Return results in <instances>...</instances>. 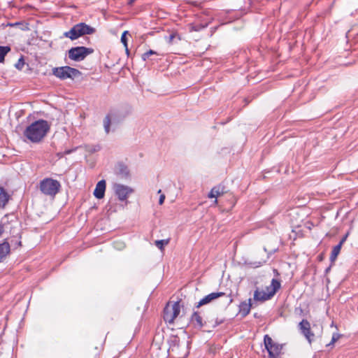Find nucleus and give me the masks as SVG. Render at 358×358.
<instances>
[{"mask_svg":"<svg viewBox=\"0 0 358 358\" xmlns=\"http://www.w3.org/2000/svg\"><path fill=\"white\" fill-rule=\"evenodd\" d=\"M50 130V124L46 120H38L24 131V136L32 143H39Z\"/></svg>","mask_w":358,"mask_h":358,"instance_id":"nucleus-1","label":"nucleus"},{"mask_svg":"<svg viewBox=\"0 0 358 358\" xmlns=\"http://www.w3.org/2000/svg\"><path fill=\"white\" fill-rule=\"evenodd\" d=\"M64 36L70 38L71 41L83 36L80 23L75 24L69 31L64 32Z\"/></svg>","mask_w":358,"mask_h":358,"instance_id":"nucleus-10","label":"nucleus"},{"mask_svg":"<svg viewBox=\"0 0 358 358\" xmlns=\"http://www.w3.org/2000/svg\"><path fill=\"white\" fill-rule=\"evenodd\" d=\"M10 199V195L7 193L6 189L0 187V208H4L8 200Z\"/></svg>","mask_w":358,"mask_h":358,"instance_id":"nucleus-17","label":"nucleus"},{"mask_svg":"<svg viewBox=\"0 0 358 358\" xmlns=\"http://www.w3.org/2000/svg\"><path fill=\"white\" fill-rule=\"evenodd\" d=\"M176 36H177V34H176V33L171 34L169 36V37L168 43H172L173 38H174Z\"/></svg>","mask_w":358,"mask_h":358,"instance_id":"nucleus-31","label":"nucleus"},{"mask_svg":"<svg viewBox=\"0 0 358 358\" xmlns=\"http://www.w3.org/2000/svg\"><path fill=\"white\" fill-rule=\"evenodd\" d=\"M232 301H233V299L231 298H230L229 303H231Z\"/></svg>","mask_w":358,"mask_h":358,"instance_id":"nucleus-41","label":"nucleus"},{"mask_svg":"<svg viewBox=\"0 0 358 358\" xmlns=\"http://www.w3.org/2000/svg\"><path fill=\"white\" fill-rule=\"evenodd\" d=\"M158 55V54L157 53V52H155L152 50H150L148 52H146L142 55V59H143V60L145 61L147 59L149 58V57L150 55Z\"/></svg>","mask_w":358,"mask_h":358,"instance_id":"nucleus-27","label":"nucleus"},{"mask_svg":"<svg viewBox=\"0 0 358 358\" xmlns=\"http://www.w3.org/2000/svg\"><path fill=\"white\" fill-rule=\"evenodd\" d=\"M224 193L223 188L221 186H217L212 188L210 192H209L208 196V198H217L220 195Z\"/></svg>","mask_w":358,"mask_h":358,"instance_id":"nucleus-19","label":"nucleus"},{"mask_svg":"<svg viewBox=\"0 0 358 358\" xmlns=\"http://www.w3.org/2000/svg\"><path fill=\"white\" fill-rule=\"evenodd\" d=\"M172 305V317L171 320H175V319L178 316L180 312V303L178 301L174 302Z\"/></svg>","mask_w":358,"mask_h":358,"instance_id":"nucleus-21","label":"nucleus"},{"mask_svg":"<svg viewBox=\"0 0 358 358\" xmlns=\"http://www.w3.org/2000/svg\"><path fill=\"white\" fill-rule=\"evenodd\" d=\"M189 323L194 328L201 329L206 322H203L199 311H194L190 317Z\"/></svg>","mask_w":358,"mask_h":358,"instance_id":"nucleus-11","label":"nucleus"},{"mask_svg":"<svg viewBox=\"0 0 358 358\" xmlns=\"http://www.w3.org/2000/svg\"><path fill=\"white\" fill-rule=\"evenodd\" d=\"M125 50H126V52H127V55H129V50L128 49V45L127 46V48H125Z\"/></svg>","mask_w":358,"mask_h":358,"instance_id":"nucleus-40","label":"nucleus"},{"mask_svg":"<svg viewBox=\"0 0 358 358\" xmlns=\"http://www.w3.org/2000/svg\"><path fill=\"white\" fill-rule=\"evenodd\" d=\"M114 244L115 247L119 250L122 249L124 246L123 243H115Z\"/></svg>","mask_w":358,"mask_h":358,"instance_id":"nucleus-32","label":"nucleus"},{"mask_svg":"<svg viewBox=\"0 0 358 358\" xmlns=\"http://www.w3.org/2000/svg\"><path fill=\"white\" fill-rule=\"evenodd\" d=\"M342 336L341 334L338 333H334L332 335L331 341L327 345V347L333 346L334 343Z\"/></svg>","mask_w":358,"mask_h":358,"instance_id":"nucleus-26","label":"nucleus"},{"mask_svg":"<svg viewBox=\"0 0 358 358\" xmlns=\"http://www.w3.org/2000/svg\"><path fill=\"white\" fill-rule=\"evenodd\" d=\"M24 64V59L22 57H21L18 60L17 63L15 64V67L18 69H21L23 67Z\"/></svg>","mask_w":358,"mask_h":358,"instance_id":"nucleus-30","label":"nucleus"},{"mask_svg":"<svg viewBox=\"0 0 358 358\" xmlns=\"http://www.w3.org/2000/svg\"><path fill=\"white\" fill-rule=\"evenodd\" d=\"M164 199H165V195L164 194H161L160 196H159V203L160 205H162L164 203Z\"/></svg>","mask_w":358,"mask_h":358,"instance_id":"nucleus-33","label":"nucleus"},{"mask_svg":"<svg viewBox=\"0 0 358 358\" xmlns=\"http://www.w3.org/2000/svg\"><path fill=\"white\" fill-rule=\"evenodd\" d=\"M128 34V31H124L121 36V42L124 45V48H127V34Z\"/></svg>","mask_w":358,"mask_h":358,"instance_id":"nucleus-28","label":"nucleus"},{"mask_svg":"<svg viewBox=\"0 0 358 358\" xmlns=\"http://www.w3.org/2000/svg\"><path fill=\"white\" fill-rule=\"evenodd\" d=\"M20 24H21V23H20V22H16L15 24H10V26H16V25H20Z\"/></svg>","mask_w":358,"mask_h":358,"instance_id":"nucleus-39","label":"nucleus"},{"mask_svg":"<svg viewBox=\"0 0 358 358\" xmlns=\"http://www.w3.org/2000/svg\"><path fill=\"white\" fill-rule=\"evenodd\" d=\"M67 69L68 73L69 75V78L73 79V78L80 76V73H81L80 71H78V69L72 68V67L69 66H67V69Z\"/></svg>","mask_w":358,"mask_h":358,"instance_id":"nucleus-23","label":"nucleus"},{"mask_svg":"<svg viewBox=\"0 0 358 358\" xmlns=\"http://www.w3.org/2000/svg\"><path fill=\"white\" fill-rule=\"evenodd\" d=\"M348 237V234H346L345 236H343L341 240L340 241L339 243L338 244H341V245L342 246L343 244L345 243V241H346V238Z\"/></svg>","mask_w":358,"mask_h":358,"instance_id":"nucleus-35","label":"nucleus"},{"mask_svg":"<svg viewBox=\"0 0 358 358\" xmlns=\"http://www.w3.org/2000/svg\"><path fill=\"white\" fill-rule=\"evenodd\" d=\"M113 189L115 195L120 201L127 200L129 195L134 192V189L131 187L118 183L114 184Z\"/></svg>","mask_w":358,"mask_h":358,"instance_id":"nucleus-7","label":"nucleus"},{"mask_svg":"<svg viewBox=\"0 0 358 358\" xmlns=\"http://www.w3.org/2000/svg\"><path fill=\"white\" fill-rule=\"evenodd\" d=\"M66 69L67 66L55 67L52 69V74L61 80H66L69 76Z\"/></svg>","mask_w":358,"mask_h":358,"instance_id":"nucleus-14","label":"nucleus"},{"mask_svg":"<svg viewBox=\"0 0 358 358\" xmlns=\"http://www.w3.org/2000/svg\"><path fill=\"white\" fill-rule=\"evenodd\" d=\"M299 329L310 343L313 340L314 334L311 331L310 322L307 320H302L299 324Z\"/></svg>","mask_w":358,"mask_h":358,"instance_id":"nucleus-8","label":"nucleus"},{"mask_svg":"<svg viewBox=\"0 0 358 358\" xmlns=\"http://www.w3.org/2000/svg\"><path fill=\"white\" fill-rule=\"evenodd\" d=\"M169 243V239H163L156 241L155 244V245L161 250L164 249V247L168 245Z\"/></svg>","mask_w":358,"mask_h":358,"instance_id":"nucleus-25","label":"nucleus"},{"mask_svg":"<svg viewBox=\"0 0 358 358\" xmlns=\"http://www.w3.org/2000/svg\"><path fill=\"white\" fill-rule=\"evenodd\" d=\"M93 52V48H86L84 46H77L71 48L69 50V57L73 61L80 62L84 60L87 55Z\"/></svg>","mask_w":358,"mask_h":358,"instance_id":"nucleus-5","label":"nucleus"},{"mask_svg":"<svg viewBox=\"0 0 358 358\" xmlns=\"http://www.w3.org/2000/svg\"><path fill=\"white\" fill-rule=\"evenodd\" d=\"M106 183L104 180L98 182L94 191V195L96 199H102L105 194Z\"/></svg>","mask_w":358,"mask_h":358,"instance_id":"nucleus-13","label":"nucleus"},{"mask_svg":"<svg viewBox=\"0 0 358 358\" xmlns=\"http://www.w3.org/2000/svg\"><path fill=\"white\" fill-rule=\"evenodd\" d=\"M115 173L121 178L127 179L129 177V170L124 164L119 162L115 166Z\"/></svg>","mask_w":358,"mask_h":358,"instance_id":"nucleus-12","label":"nucleus"},{"mask_svg":"<svg viewBox=\"0 0 358 358\" xmlns=\"http://www.w3.org/2000/svg\"><path fill=\"white\" fill-rule=\"evenodd\" d=\"M224 295H225V293L221 292H212V293L208 294L207 296H206L205 297H203V299H201L198 302V303L196 305V308H199L201 306L208 304V303H210L211 301H213V300H215L220 296H224Z\"/></svg>","mask_w":358,"mask_h":358,"instance_id":"nucleus-9","label":"nucleus"},{"mask_svg":"<svg viewBox=\"0 0 358 358\" xmlns=\"http://www.w3.org/2000/svg\"><path fill=\"white\" fill-rule=\"evenodd\" d=\"M17 245H21V241H19V243H17Z\"/></svg>","mask_w":358,"mask_h":358,"instance_id":"nucleus-42","label":"nucleus"},{"mask_svg":"<svg viewBox=\"0 0 358 358\" xmlns=\"http://www.w3.org/2000/svg\"><path fill=\"white\" fill-rule=\"evenodd\" d=\"M4 231V229H3V225L2 224L0 223V236H1V234H3Z\"/></svg>","mask_w":358,"mask_h":358,"instance_id":"nucleus-36","label":"nucleus"},{"mask_svg":"<svg viewBox=\"0 0 358 358\" xmlns=\"http://www.w3.org/2000/svg\"><path fill=\"white\" fill-rule=\"evenodd\" d=\"M73 151V150H66L64 151V154L69 155V154L71 153Z\"/></svg>","mask_w":358,"mask_h":358,"instance_id":"nucleus-37","label":"nucleus"},{"mask_svg":"<svg viewBox=\"0 0 358 358\" xmlns=\"http://www.w3.org/2000/svg\"><path fill=\"white\" fill-rule=\"evenodd\" d=\"M136 1V0H129V1H128V4H129V5H130V6H131V5L134 3V1Z\"/></svg>","mask_w":358,"mask_h":358,"instance_id":"nucleus-38","label":"nucleus"},{"mask_svg":"<svg viewBox=\"0 0 358 358\" xmlns=\"http://www.w3.org/2000/svg\"><path fill=\"white\" fill-rule=\"evenodd\" d=\"M280 288V282L276 279H272L271 286L266 287V292L259 291L258 288L254 292V299L255 301H265L270 299L277 291Z\"/></svg>","mask_w":358,"mask_h":358,"instance_id":"nucleus-4","label":"nucleus"},{"mask_svg":"<svg viewBox=\"0 0 358 358\" xmlns=\"http://www.w3.org/2000/svg\"><path fill=\"white\" fill-rule=\"evenodd\" d=\"M330 268H327L326 271H329Z\"/></svg>","mask_w":358,"mask_h":358,"instance_id":"nucleus-43","label":"nucleus"},{"mask_svg":"<svg viewBox=\"0 0 358 358\" xmlns=\"http://www.w3.org/2000/svg\"><path fill=\"white\" fill-rule=\"evenodd\" d=\"M264 345L269 355V358H279L282 346L275 343L268 335L264 336Z\"/></svg>","mask_w":358,"mask_h":358,"instance_id":"nucleus-6","label":"nucleus"},{"mask_svg":"<svg viewBox=\"0 0 358 358\" xmlns=\"http://www.w3.org/2000/svg\"><path fill=\"white\" fill-rule=\"evenodd\" d=\"M80 24L83 36L87 34H92L96 31V29L94 27H92L84 22H80Z\"/></svg>","mask_w":358,"mask_h":358,"instance_id":"nucleus-20","label":"nucleus"},{"mask_svg":"<svg viewBox=\"0 0 358 358\" xmlns=\"http://www.w3.org/2000/svg\"><path fill=\"white\" fill-rule=\"evenodd\" d=\"M172 317V305L170 303H167V305L164 308V320L166 322L169 324H173V320H171Z\"/></svg>","mask_w":358,"mask_h":358,"instance_id":"nucleus-16","label":"nucleus"},{"mask_svg":"<svg viewBox=\"0 0 358 358\" xmlns=\"http://www.w3.org/2000/svg\"><path fill=\"white\" fill-rule=\"evenodd\" d=\"M10 50L9 46H0V63L4 61V57Z\"/></svg>","mask_w":358,"mask_h":358,"instance_id":"nucleus-24","label":"nucleus"},{"mask_svg":"<svg viewBox=\"0 0 358 358\" xmlns=\"http://www.w3.org/2000/svg\"><path fill=\"white\" fill-rule=\"evenodd\" d=\"M39 189L43 194L55 197L60 191L61 184L57 180L51 178H45L41 180Z\"/></svg>","mask_w":358,"mask_h":358,"instance_id":"nucleus-3","label":"nucleus"},{"mask_svg":"<svg viewBox=\"0 0 358 358\" xmlns=\"http://www.w3.org/2000/svg\"><path fill=\"white\" fill-rule=\"evenodd\" d=\"M341 247L342 246L341 245V244H338L337 245H336L333 248V250H332L331 255H330L331 262H333L336 259L338 255H339V253L341 252Z\"/></svg>","mask_w":358,"mask_h":358,"instance_id":"nucleus-22","label":"nucleus"},{"mask_svg":"<svg viewBox=\"0 0 358 358\" xmlns=\"http://www.w3.org/2000/svg\"><path fill=\"white\" fill-rule=\"evenodd\" d=\"M223 322V321L221 320H218L217 319L215 320V322L214 324H213V327H216L217 326L220 325V324H222Z\"/></svg>","mask_w":358,"mask_h":358,"instance_id":"nucleus-34","label":"nucleus"},{"mask_svg":"<svg viewBox=\"0 0 358 358\" xmlns=\"http://www.w3.org/2000/svg\"><path fill=\"white\" fill-rule=\"evenodd\" d=\"M206 27H207V24H206V25L197 24V25L192 27V29L195 31H199L201 30L202 29L206 28Z\"/></svg>","mask_w":358,"mask_h":358,"instance_id":"nucleus-29","label":"nucleus"},{"mask_svg":"<svg viewBox=\"0 0 358 358\" xmlns=\"http://www.w3.org/2000/svg\"><path fill=\"white\" fill-rule=\"evenodd\" d=\"M132 113V107L129 104H125L121 107L111 110L104 117L103 124L105 132L108 134L110 130V124H119L124 120L126 117L130 115Z\"/></svg>","mask_w":358,"mask_h":358,"instance_id":"nucleus-2","label":"nucleus"},{"mask_svg":"<svg viewBox=\"0 0 358 358\" xmlns=\"http://www.w3.org/2000/svg\"><path fill=\"white\" fill-rule=\"evenodd\" d=\"M10 247L7 241L0 243V262H2L10 253Z\"/></svg>","mask_w":358,"mask_h":358,"instance_id":"nucleus-15","label":"nucleus"},{"mask_svg":"<svg viewBox=\"0 0 358 358\" xmlns=\"http://www.w3.org/2000/svg\"><path fill=\"white\" fill-rule=\"evenodd\" d=\"M251 299H249V303L242 302L239 306V312L243 317H245L250 310Z\"/></svg>","mask_w":358,"mask_h":358,"instance_id":"nucleus-18","label":"nucleus"}]
</instances>
